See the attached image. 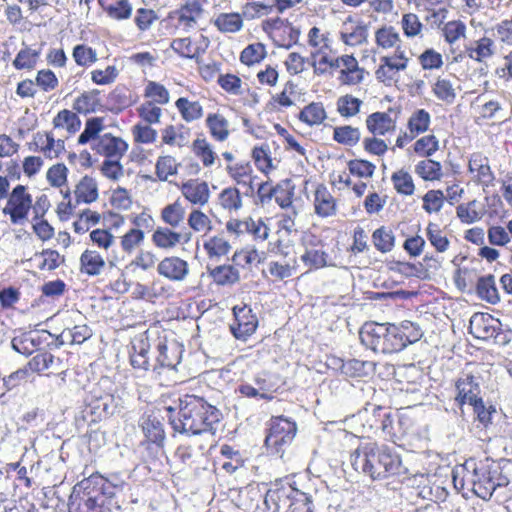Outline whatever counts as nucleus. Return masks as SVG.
<instances>
[{"mask_svg":"<svg viewBox=\"0 0 512 512\" xmlns=\"http://www.w3.org/2000/svg\"><path fill=\"white\" fill-rule=\"evenodd\" d=\"M120 408V397L95 389L91 391L83 413L85 417H91V422H97L114 415Z\"/></svg>","mask_w":512,"mask_h":512,"instance_id":"423d86ee","label":"nucleus"},{"mask_svg":"<svg viewBox=\"0 0 512 512\" xmlns=\"http://www.w3.org/2000/svg\"><path fill=\"white\" fill-rule=\"evenodd\" d=\"M220 205L227 210H239L242 207L240 192L235 187H228L219 194Z\"/></svg>","mask_w":512,"mask_h":512,"instance_id":"09e8293b","label":"nucleus"},{"mask_svg":"<svg viewBox=\"0 0 512 512\" xmlns=\"http://www.w3.org/2000/svg\"><path fill=\"white\" fill-rule=\"evenodd\" d=\"M81 270L88 275H99L105 266V261L102 256L92 250H85L81 257Z\"/></svg>","mask_w":512,"mask_h":512,"instance_id":"bb28decb","label":"nucleus"},{"mask_svg":"<svg viewBox=\"0 0 512 512\" xmlns=\"http://www.w3.org/2000/svg\"><path fill=\"white\" fill-rule=\"evenodd\" d=\"M106 479L99 474H92L73 488L69 498V512H103V495Z\"/></svg>","mask_w":512,"mask_h":512,"instance_id":"7ed1b4c3","label":"nucleus"},{"mask_svg":"<svg viewBox=\"0 0 512 512\" xmlns=\"http://www.w3.org/2000/svg\"><path fill=\"white\" fill-rule=\"evenodd\" d=\"M439 148V142L434 135H427L418 139L414 144V151L421 156H431Z\"/></svg>","mask_w":512,"mask_h":512,"instance_id":"0e129e2a","label":"nucleus"},{"mask_svg":"<svg viewBox=\"0 0 512 512\" xmlns=\"http://www.w3.org/2000/svg\"><path fill=\"white\" fill-rule=\"evenodd\" d=\"M234 321L230 324V331L236 339L246 340L257 328L258 319L247 306L233 308Z\"/></svg>","mask_w":512,"mask_h":512,"instance_id":"9b49d317","label":"nucleus"},{"mask_svg":"<svg viewBox=\"0 0 512 512\" xmlns=\"http://www.w3.org/2000/svg\"><path fill=\"white\" fill-rule=\"evenodd\" d=\"M142 429L149 441L161 444L165 438L162 424L156 418H146L142 422Z\"/></svg>","mask_w":512,"mask_h":512,"instance_id":"c03bdc74","label":"nucleus"},{"mask_svg":"<svg viewBox=\"0 0 512 512\" xmlns=\"http://www.w3.org/2000/svg\"><path fill=\"white\" fill-rule=\"evenodd\" d=\"M73 58L78 65L88 66L97 61V54L92 48L80 44L74 47Z\"/></svg>","mask_w":512,"mask_h":512,"instance_id":"774afa93","label":"nucleus"},{"mask_svg":"<svg viewBox=\"0 0 512 512\" xmlns=\"http://www.w3.org/2000/svg\"><path fill=\"white\" fill-rule=\"evenodd\" d=\"M426 235L431 245L438 252L443 253L449 248L450 242L437 224L430 222L426 229Z\"/></svg>","mask_w":512,"mask_h":512,"instance_id":"49530a36","label":"nucleus"},{"mask_svg":"<svg viewBox=\"0 0 512 512\" xmlns=\"http://www.w3.org/2000/svg\"><path fill=\"white\" fill-rule=\"evenodd\" d=\"M430 114L424 109L416 110L408 120V129L411 133L409 140L428 130L430 125Z\"/></svg>","mask_w":512,"mask_h":512,"instance_id":"f704fd0d","label":"nucleus"},{"mask_svg":"<svg viewBox=\"0 0 512 512\" xmlns=\"http://www.w3.org/2000/svg\"><path fill=\"white\" fill-rule=\"evenodd\" d=\"M468 168L469 172L477 173L476 181L484 186H488L494 179L489 159L482 153H473L470 156Z\"/></svg>","mask_w":512,"mask_h":512,"instance_id":"aec40b11","label":"nucleus"},{"mask_svg":"<svg viewBox=\"0 0 512 512\" xmlns=\"http://www.w3.org/2000/svg\"><path fill=\"white\" fill-rule=\"evenodd\" d=\"M391 181L397 193L406 196L414 194L415 185L412 176L407 171L401 169L394 172L391 176Z\"/></svg>","mask_w":512,"mask_h":512,"instance_id":"ea45409f","label":"nucleus"},{"mask_svg":"<svg viewBox=\"0 0 512 512\" xmlns=\"http://www.w3.org/2000/svg\"><path fill=\"white\" fill-rule=\"evenodd\" d=\"M144 232L137 228H131L121 237V248L126 253H132L143 241Z\"/></svg>","mask_w":512,"mask_h":512,"instance_id":"5fc2aeb1","label":"nucleus"},{"mask_svg":"<svg viewBox=\"0 0 512 512\" xmlns=\"http://www.w3.org/2000/svg\"><path fill=\"white\" fill-rule=\"evenodd\" d=\"M353 468L369 476L372 480H380L396 475L401 469L399 455L385 445L366 443L359 446L350 455Z\"/></svg>","mask_w":512,"mask_h":512,"instance_id":"f03ea898","label":"nucleus"},{"mask_svg":"<svg viewBox=\"0 0 512 512\" xmlns=\"http://www.w3.org/2000/svg\"><path fill=\"white\" fill-rule=\"evenodd\" d=\"M76 202L90 204L98 199V185L94 178L85 175L74 190Z\"/></svg>","mask_w":512,"mask_h":512,"instance_id":"393cba45","label":"nucleus"},{"mask_svg":"<svg viewBox=\"0 0 512 512\" xmlns=\"http://www.w3.org/2000/svg\"><path fill=\"white\" fill-rule=\"evenodd\" d=\"M397 331L399 332L398 338H401L400 342H403L402 350L409 344L417 342L422 336L420 328L410 321L402 322L400 326H397Z\"/></svg>","mask_w":512,"mask_h":512,"instance_id":"a18cd8bd","label":"nucleus"},{"mask_svg":"<svg viewBox=\"0 0 512 512\" xmlns=\"http://www.w3.org/2000/svg\"><path fill=\"white\" fill-rule=\"evenodd\" d=\"M296 432L297 426L294 421L284 416L272 417L269 422L265 445L272 453L279 454L284 446L293 441Z\"/></svg>","mask_w":512,"mask_h":512,"instance_id":"39448f33","label":"nucleus"},{"mask_svg":"<svg viewBox=\"0 0 512 512\" xmlns=\"http://www.w3.org/2000/svg\"><path fill=\"white\" fill-rule=\"evenodd\" d=\"M327 253L318 249H308L301 256V260L309 268H322L327 264Z\"/></svg>","mask_w":512,"mask_h":512,"instance_id":"69168bd1","label":"nucleus"},{"mask_svg":"<svg viewBox=\"0 0 512 512\" xmlns=\"http://www.w3.org/2000/svg\"><path fill=\"white\" fill-rule=\"evenodd\" d=\"M362 101L352 95H345L338 99L337 110L341 116L352 117L355 116L359 110Z\"/></svg>","mask_w":512,"mask_h":512,"instance_id":"6e6d98bb","label":"nucleus"},{"mask_svg":"<svg viewBox=\"0 0 512 512\" xmlns=\"http://www.w3.org/2000/svg\"><path fill=\"white\" fill-rule=\"evenodd\" d=\"M494 54V42L488 37L476 41V47L470 49L469 56L477 62L490 58Z\"/></svg>","mask_w":512,"mask_h":512,"instance_id":"8fccbe9b","label":"nucleus"},{"mask_svg":"<svg viewBox=\"0 0 512 512\" xmlns=\"http://www.w3.org/2000/svg\"><path fill=\"white\" fill-rule=\"evenodd\" d=\"M206 125L214 139L225 141L229 136L228 120L218 113L209 114L206 118Z\"/></svg>","mask_w":512,"mask_h":512,"instance_id":"cd10ccee","label":"nucleus"},{"mask_svg":"<svg viewBox=\"0 0 512 512\" xmlns=\"http://www.w3.org/2000/svg\"><path fill=\"white\" fill-rule=\"evenodd\" d=\"M182 195L192 204L203 206L208 203L210 191L205 181L189 180L181 186Z\"/></svg>","mask_w":512,"mask_h":512,"instance_id":"a211bd4d","label":"nucleus"},{"mask_svg":"<svg viewBox=\"0 0 512 512\" xmlns=\"http://www.w3.org/2000/svg\"><path fill=\"white\" fill-rule=\"evenodd\" d=\"M157 356L153 369L168 368L175 369L181 362L182 348L176 343L170 345L160 341L157 345Z\"/></svg>","mask_w":512,"mask_h":512,"instance_id":"4468645a","label":"nucleus"},{"mask_svg":"<svg viewBox=\"0 0 512 512\" xmlns=\"http://www.w3.org/2000/svg\"><path fill=\"white\" fill-rule=\"evenodd\" d=\"M415 172L425 181L440 180L443 175L441 164L431 159L418 162Z\"/></svg>","mask_w":512,"mask_h":512,"instance_id":"c9c22d12","label":"nucleus"},{"mask_svg":"<svg viewBox=\"0 0 512 512\" xmlns=\"http://www.w3.org/2000/svg\"><path fill=\"white\" fill-rule=\"evenodd\" d=\"M476 289L478 296L482 300L491 304H496L499 301V294L495 286L494 276L487 275L479 278Z\"/></svg>","mask_w":512,"mask_h":512,"instance_id":"c756f323","label":"nucleus"},{"mask_svg":"<svg viewBox=\"0 0 512 512\" xmlns=\"http://www.w3.org/2000/svg\"><path fill=\"white\" fill-rule=\"evenodd\" d=\"M32 207V197L26 193V187L17 185L11 192L2 212L10 216L13 224H21L28 216Z\"/></svg>","mask_w":512,"mask_h":512,"instance_id":"6e6552de","label":"nucleus"},{"mask_svg":"<svg viewBox=\"0 0 512 512\" xmlns=\"http://www.w3.org/2000/svg\"><path fill=\"white\" fill-rule=\"evenodd\" d=\"M397 325L389 323L366 322L359 331L361 343L374 352L384 354L402 351L401 338Z\"/></svg>","mask_w":512,"mask_h":512,"instance_id":"20e7f679","label":"nucleus"},{"mask_svg":"<svg viewBox=\"0 0 512 512\" xmlns=\"http://www.w3.org/2000/svg\"><path fill=\"white\" fill-rule=\"evenodd\" d=\"M361 138L360 130L349 125L335 127L333 139L346 146H355Z\"/></svg>","mask_w":512,"mask_h":512,"instance_id":"58836bf2","label":"nucleus"},{"mask_svg":"<svg viewBox=\"0 0 512 512\" xmlns=\"http://www.w3.org/2000/svg\"><path fill=\"white\" fill-rule=\"evenodd\" d=\"M375 40L379 47L390 49L401 43L399 33L392 26L382 27L375 33Z\"/></svg>","mask_w":512,"mask_h":512,"instance_id":"37998d69","label":"nucleus"},{"mask_svg":"<svg viewBox=\"0 0 512 512\" xmlns=\"http://www.w3.org/2000/svg\"><path fill=\"white\" fill-rule=\"evenodd\" d=\"M185 218V208L179 200L168 204L161 211V219L163 222L173 228L183 223Z\"/></svg>","mask_w":512,"mask_h":512,"instance_id":"c85d7f7f","label":"nucleus"},{"mask_svg":"<svg viewBox=\"0 0 512 512\" xmlns=\"http://www.w3.org/2000/svg\"><path fill=\"white\" fill-rule=\"evenodd\" d=\"M145 97L150 98L153 102L157 104H167L169 102V92L162 85L154 81H149L145 88Z\"/></svg>","mask_w":512,"mask_h":512,"instance_id":"13d9d810","label":"nucleus"},{"mask_svg":"<svg viewBox=\"0 0 512 512\" xmlns=\"http://www.w3.org/2000/svg\"><path fill=\"white\" fill-rule=\"evenodd\" d=\"M445 195L441 190H429L423 196V208L426 212H439L444 203Z\"/></svg>","mask_w":512,"mask_h":512,"instance_id":"680f3d73","label":"nucleus"},{"mask_svg":"<svg viewBox=\"0 0 512 512\" xmlns=\"http://www.w3.org/2000/svg\"><path fill=\"white\" fill-rule=\"evenodd\" d=\"M204 248L209 257H221L228 254L231 246L224 238L214 236L204 243Z\"/></svg>","mask_w":512,"mask_h":512,"instance_id":"4d7b16f0","label":"nucleus"},{"mask_svg":"<svg viewBox=\"0 0 512 512\" xmlns=\"http://www.w3.org/2000/svg\"><path fill=\"white\" fill-rule=\"evenodd\" d=\"M373 244L382 253L390 252L395 246L393 231L385 226L376 229L372 234Z\"/></svg>","mask_w":512,"mask_h":512,"instance_id":"473e14b6","label":"nucleus"},{"mask_svg":"<svg viewBox=\"0 0 512 512\" xmlns=\"http://www.w3.org/2000/svg\"><path fill=\"white\" fill-rule=\"evenodd\" d=\"M54 128H65L69 134L76 133L81 127V120L70 110L63 109L53 119Z\"/></svg>","mask_w":512,"mask_h":512,"instance_id":"2f4dec72","label":"nucleus"},{"mask_svg":"<svg viewBox=\"0 0 512 512\" xmlns=\"http://www.w3.org/2000/svg\"><path fill=\"white\" fill-rule=\"evenodd\" d=\"M39 51L30 48L20 50L13 61V66L18 69H33L39 58Z\"/></svg>","mask_w":512,"mask_h":512,"instance_id":"603ef678","label":"nucleus"},{"mask_svg":"<svg viewBox=\"0 0 512 512\" xmlns=\"http://www.w3.org/2000/svg\"><path fill=\"white\" fill-rule=\"evenodd\" d=\"M314 210L322 218L334 216L337 212L336 200L323 184L318 185L314 192Z\"/></svg>","mask_w":512,"mask_h":512,"instance_id":"dca6fc26","label":"nucleus"},{"mask_svg":"<svg viewBox=\"0 0 512 512\" xmlns=\"http://www.w3.org/2000/svg\"><path fill=\"white\" fill-rule=\"evenodd\" d=\"M457 394L455 403L463 413V406L468 403L474 405L478 400H482L479 396L481 392L479 378L470 373L463 374L455 383Z\"/></svg>","mask_w":512,"mask_h":512,"instance_id":"9d476101","label":"nucleus"},{"mask_svg":"<svg viewBox=\"0 0 512 512\" xmlns=\"http://www.w3.org/2000/svg\"><path fill=\"white\" fill-rule=\"evenodd\" d=\"M92 149L108 159H121L127 151L128 145L121 138L106 133L98 137L97 141L92 145Z\"/></svg>","mask_w":512,"mask_h":512,"instance_id":"f8f14e48","label":"nucleus"},{"mask_svg":"<svg viewBox=\"0 0 512 512\" xmlns=\"http://www.w3.org/2000/svg\"><path fill=\"white\" fill-rule=\"evenodd\" d=\"M171 49L179 56L193 59L199 52V48L193 46L190 38H177L171 42Z\"/></svg>","mask_w":512,"mask_h":512,"instance_id":"bf43d9fd","label":"nucleus"},{"mask_svg":"<svg viewBox=\"0 0 512 512\" xmlns=\"http://www.w3.org/2000/svg\"><path fill=\"white\" fill-rule=\"evenodd\" d=\"M98 3L114 20H126L132 15L133 6L128 0H98Z\"/></svg>","mask_w":512,"mask_h":512,"instance_id":"b1692460","label":"nucleus"},{"mask_svg":"<svg viewBox=\"0 0 512 512\" xmlns=\"http://www.w3.org/2000/svg\"><path fill=\"white\" fill-rule=\"evenodd\" d=\"M348 169L353 175L370 178L374 174L375 165L367 160L354 159L348 162Z\"/></svg>","mask_w":512,"mask_h":512,"instance_id":"338daca9","label":"nucleus"},{"mask_svg":"<svg viewBox=\"0 0 512 512\" xmlns=\"http://www.w3.org/2000/svg\"><path fill=\"white\" fill-rule=\"evenodd\" d=\"M203 8L199 1H188L174 12L177 16L178 24L185 30H190L197 24V19L202 15Z\"/></svg>","mask_w":512,"mask_h":512,"instance_id":"412c9836","label":"nucleus"},{"mask_svg":"<svg viewBox=\"0 0 512 512\" xmlns=\"http://www.w3.org/2000/svg\"><path fill=\"white\" fill-rule=\"evenodd\" d=\"M432 90L439 100L446 103H453L456 98L453 83L449 79L438 78L434 83Z\"/></svg>","mask_w":512,"mask_h":512,"instance_id":"de8ad7c7","label":"nucleus"},{"mask_svg":"<svg viewBox=\"0 0 512 512\" xmlns=\"http://www.w3.org/2000/svg\"><path fill=\"white\" fill-rule=\"evenodd\" d=\"M192 150L202 161L204 167H210L214 164L217 155L206 139L197 138L194 140Z\"/></svg>","mask_w":512,"mask_h":512,"instance_id":"79ce46f5","label":"nucleus"},{"mask_svg":"<svg viewBox=\"0 0 512 512\" xmlns=\"http://www.w3.org/2000/svg\"><path fill=\"white\" fill-rule=\"evenodd\" d=\"M175 106L186 122H192L203 116V108L198 101H189L181 97L175 102Z\"/></svg>","mask_w":512,"mask_h":512,"instance_id":"7c9ffc66","label":"nucleus"},{"mask_svg":"<svg viewBox=\"0 0 512 512\" xmlns=\"http://www.w3.org/2000/svg\"><path fill=\"white\" fill-rule=\"evenodd\" d=\"M266 55L265 46L262 43L248 45L240 55V61L248 66L260 62Z\"/></svg>","mask_w":512,"mask_h":512,"instance_id":"864d4df0","label":"nucleus"},{"mask_svg":"<svg viewBox=\"0 0 512 512\" xmlns=\"http://www.w3.org/2000/svg\"><path fill=\"white\" fill-rule=\"evenodd\" d=\"M220 410L204 398L186 395L180 399L177 417H170V423L176 432L187 435L214 434L221 419Z\"/></svg>","mask_w":512,"mask_h":512,"instance_id":"f257e3e1","label":"nucleus"},{"mask_svg":"<svg viewBox=\"0 0 512 512\" xmlns=\"http://www.w3.org/2000/svg\"><path fill=\"white\" fill-rule=\"evenodd\" d=\"M210 275L218 285L234 284L239 281V271L231 265L217 266L210 271Z\"/></svg>","mask_w":512,"mask_h":512,"instance_id":"e433bc0d","label":"nucleus"},{"mask_svg":"<svg viewBox=\"0 0 512 512\" xmlns=\"http://www.w3.org/2000/svg\"><path fill=\"white\" fill-rule=\"evenodd\" d=\"M54 360L55 357L52 353L42 351L31 358L27 365L31 371L41 373L49 369L53 365Z\"/></svg>","mask_w":512,"mask_h":512,"instance_id":"e2e57ef3","label":"nucleus"},{"mask_svg":"<svg viewBox=\"0 0 512 512\" xmlns=\"http://www.w3.org/2000/svg\"><path fill=\"white\" fill-rule=\"evenodd\" d=\"M331 361L334 368L340 369L342 374L349 377H359L366 374V366L370 365L369 362L358 359H349L344 361L339 358H332Z\"/></svg>","mask_w":512,"mask_h":512,"instance_id":"a878e982","label":"nucleus"},{"mask_svg":"<svg viewBox=\"0 0 512 512\" xmlns=\"http://www.w3.org/2000/svg\"><path fill=\"white\" fill-rule=\"evenodd\" d=\"M500 330L501 322L488 313H474L470 318L469 332L477 339H497Z\"/></svg>","mask_w":512,"mask_h":512,"instance_id":"1a4fd4ad","label":"nucleus"},{"mask_svg":"<svg viewBox=\"0 0 512 512\" xmlns=\"http://www.w3.org/2000/svg\"><path fill=\"white\" fill-rule=\"evenodd\" d=\"M474 465L472 472H467L462 481L472 484V491L479 498L488 501L495 492V486L492 479V462L486 460Z\"/></svg>","mask_w":512,"mask_h":512,"instance_id":"0eeeda50","label":"nucleus"},{"mask_svg":"<svg viewBox=\"0 0 512 512\" xmlns=\"http://www.w3.org/2000/svg\"><path fill=\"white\" fill-rule=\"evenodd\" d=\"M103 128V118L94 117L88 119L85 123L84 131L78 137V143L81 145L87 144L90 141L95 143Z\"/></svg>","mask_w":512,"mask_h":512,"instance_id":"a19ab883","label":"nucleus"},{"mask_svg":"<svg viewBox=\"0 0 512 512\" xmlns=\"http://www.w3.org/2000/svg\"><path fill=\"white\" fill-rule=\"evenodd\" d=\"M214 25L224 33H235L241 30L243 20L238 13H221L214 20Z\"/></svg>","mask_w":512,"mask_h":512,"instance_id":"72a5a7b5","label":"nucleus"},{"mask_svg":"<svg viewBox=\"0 0 512 512\" xmlns=\"http://www.w3.org/2000/svg\"><path fill=\"white\" fill-rule=\"evenodd\" d=\"M477 201L472 200L468 204H461L457 207V216L463 223L471 224L480 220L483 212L476 209Z\"/></svg>","mask_w":512,"mask_h":512,"instance_id":"052dcab7","label":"nucleus"},{"mask_svg":"<svg viewBox=\"0 0 512 512\" xmlns=\"http://www.w3.org/2000/svg\"><path fill=\"white\" fill-rule=\"evenodd\" d=\"M368 27L363 22L355 21L349 16L343 23L340 38L349 46L362 45L367 41Z\"/></svg>","mask_w":512,"mask_h":512,"instance_id":"ddd939ff","label":"nucleus"},{"mask_svg":"<svg viewBox=\"0 0 512 512\" xmlns=\"http://www.w3.org/2000/svg\"><path fill=\"white\" fill-rule=\"evenodd\" d=\"M366 126L374 136H383L396 127L395 121L386 112H374L366 119Z\"/></svg>","mask_w":512,"mask_h":512,"instance_id":"5701e85b","label":"nucleus"},{"mask_svg":"<svg viewBox=\"0 0 512 512\" xmlns=\"http://www.w3.org/2000/svg\"><path fill=\"white\" fill-rule=\"evenodd\" d=\"M284 507H287L285 512H313L311 496L292 487L286 489Z\"/></svg>","mask_w":512,"mask_h":512,"instance_id":"6ab92c4d","label":"nucleus"},{"mask_svg":"<svg viewBox=\"0 0 512 512\" xmlns=\"http://www.w3.org/2000/svg\"><path fill=\"white\" fill-rule=\"evenodd\" d=\"M226 171L237 184L247 188L245 192L246 195L253 194V180L250 177L253 169L249 162H239L234 165H228Z\"/></svg>","mask_w":512,"mask_h":512,"instance_id":"4be33fe9","label":"nucleus"},{"mask_svg":"<svg viewBox=\"0 0 512 512\" xmlns=\"http://www.w3.org/2000/svg\"><path fill=\"white\" fill-rule=\"evenodd\" d=\"M160 275L171 281H182L186 278L189 272L188 263L179 257H166L157 267Z\"/></svg>","mask_w":512,"mask_h":512,"instance_id":"2eb2a0df","label":"nucleus"},{"mask_svg":"<svg viewBox=\"0 0 512 512\" xmlns=\"http://www.w3.org/2000/svg\"><path fill=\"white\" fill-rule=\"evenodd\" d=\"M325 118L326 113L323 105L315 102L305 106L299 114V119L310 126L321 124Z\"/></svg>","mask_w":512,"mask_h":512,"instance_id":"4c0bfd02","label":"nucleus"},{"mask_svg":"<svg viewBox=\"0 0 512 512\" xmlns=\"http://www.w3.org/2000/svg\"><path fill=\"white\" fill-rule=\"evenodd\" d=\"M98 105L97 92H85L75 99L73 109L78 113L88 114L94 112Z\"/></svg>","mask_w":512,"mask_h":512,"instance_id":"3c124183","label":"nucleus"},{"mask_svg":"<svg viewBox=\"0 0 512 512\" xmlns=\"http://www.w3.org/2000/svg\"><path fill=\"white\" fill-rule=\"evenodd\" d=\"M190 232H175L167 227H158L153 235L152 241L155 246L163 249H171L177 246L181 241L187 243L191 239Z\"/></svg>","mask_w":512,"mask_h":512,"instance_id":"f3484780","label":"nucleus"}]
</instances>
